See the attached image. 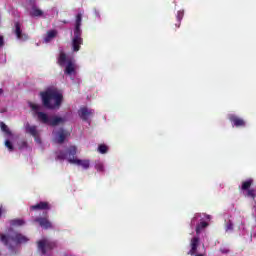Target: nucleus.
<instances>
[{
  "label": "nucleus",
  "mask_w": 256,
  "mask_h": 256,
  "mask_svg": "<svg viewBox=\"0 0 256 256\" xmlns=\"http://www.w3.org/2000/svg\"><path fill=\"white\" fill-rule=\"evenodd\" d=\"M68 163L78 165V167H82L83 169H89V167H91V161L87 159L81 160L78 158H68Z\"/></svg>",
  "instance_id": "9d476101"
},
{
  "label": "nucleus",
  "mask_w": 256,
  "mask_h": 256,
  "mask_svg": "<svg viewBox=\"0 0 256 256\" xmlns=\"http://www.w3.org/2000/svg\"><path fill=\"white\" fill-rule=\"evenodd\" d=\"M78 115H79L80 119H82V121L89 123V119H91V117H93V115H95V110L89 109L84 106L78 110Z\"/></svg>",
  "instance_id": "6e6552de"
},
{
  "label": "nucleus",
  "mask_w": 256,
  "mask_h": 256,
  "mask_svg": "<svg viewBox=\"0 0 256 256\" xmlns=\"http://www.w3.org/2000/svg\"><path fill=\"white\" fill-rule=\"evenodd\" d=\"M206 227H209V223L205 221L198 223L196 226V234L199 235L203 229H206Z\"/></svg>",
  "instance_id": "4be33fe9"
},
{
  "label": "nucleus",
  "mask_w": 256,
  "mask_h": 256,
  "mask_svg": "<svg viewBox=\"0 0 256 256\" xmlns=\"http://www.w3.org/2000/svg\"><path fill=\"white\" fill-rule=\"evenodd\" d=\"M5 147H7L9 151H15V147H13V143H11L9 140L5 141Z\"/></svg>",
  "instance_id": "393cba45"
},
{
  "label": "nucleus",
  "mask_w": 256,
  "mask_h": 256,
  "mask_svg": "<svg viewBox=\"0 0 256 256\" xmlns=\"http://www.w3.org/2000/svg\"><path fill=\"white\" fill-rule=\"evenodd\" d=\"M199 246V238L194 237L191 240V249L188 252V255H195L197 253V247Z\"/></svg>",
  "instance_id": "dca6fc26"
},
{
  "label": "nucleus",
  "mask_w": 256,
  "mask_h": 256,
  "mask_svg": "<svg viewBox=\"0 0 256 256\" xmlns=\"http://www.w3.org/2000/svg\"><path fill=\"white\" fill-rule=\"evenodd\" d=\"M30 108L34 111L35 115H37L38 121L43 123V125H50V127H57V125H61L65 123V118L59 116H51L47 115L45 112H41V106L38 104L30 103Z\"/></svg>",
  "instance_id": "f03ea898"
},
{
  "label": "nucleus",
  "mask_w": 256,
  "mask_h": 256,
  "mask_svg": "<svg viewBox=\"0 0 256 256\" xmlns=\"http://www.w3.org/2000/svg\"><path fill=\"white\" fill-rule=\"evenodd\" d=\"M108 151H109V147H107V145L100 144L98 146V152H100L102 155H105V153H107Z\"/></svg>",
  "instance_id": "b1692460"
},
{
  "label": "nucleus",
  "mask_w": 256,
  "mask_h": 256,
  "mask_svg": "<svg viewBox=\"0 0 256 256\" xmlns=\"http://www.w3.org/2000/svg\"><path fill=\"white\" fill-rule=\"evenodd\" d=\"M69 135H70L69 131L61 128L58 131L57 143H59L60 145L65 143V139H67V137H69Z\"/></svg>",
  "instance_id": "4468645a"
},
{
  "label": "nucleus",
  "mask_w": 256,
  "mask_h": 256,
  "mask_svg": "<svg viewBox=\"0 0 256 256\" xmlns=\"http://www.w3.org/2000/svg\"><path fill=\"white\" fill-rule=\"evenodd\" d=\"M57 159H59L60 161L67 159V153L59 152V154L57 155Z\"/></svg>",
  "instance_id": "cd10ccee"
},
{
  "label": "nucleus",
  "mask_w": 256,
  "mask_h": 256,
  "mask_svg": "<svg viewBox=\"0 0 256 256\" xmlns=\"http://www.w3.org/2000/svg\"><path fill=\"white\" fill-rule=\"evenodd\" d=\"M225 229L226 231H233V222H231V220L226 222Z\"/></svg>",
  "instance_id": "c85d7f7f"
},
{
  "label": "nucleus",
  "mask_w": 256,
  "mask_h": 256,
  "mask_svg": "<svg viewBox=\"0 0 256 256\" xmlns=\"http://www.w3.org/2000/svg\"><path fill=\"white\" fill-rule=\"evenodd\" d=\"M18 149H27V141L22 140L18 143Z\"/></svg>",
  "instance_id": "bb28decb"
},
{
  "label": "nucleus",
  "mask_w": 256,
  "mask_h": 256,
  "mask_svg": "<svg viewBox=\"0 0 256 256\" xmlns=\"http://www.w3.org/2000/svg\"><path fill=\"white\" fill-rule=\"evenodd\" d=\"M5 45V39L3 36H0V47H3Z\"/></svg>",
  "instance_id": "2f4dec72"
},
{
  "label": "nucleus",
  "mask_w": 256,
  "mask_h": 256,
  "mask_svg": "<svg viewBox=\"0 0 256 256\" xmlns=\"http://www.w3.org/2000/svg\"><path fill=\"white\" fill-rule=\"evenodd\" d=\"M201 217V214H195V216L191 220V225H195V221Z\"/></svg>",
  "instance_id": "7c9ffc66"
},
{
  "label": "nucleus",
  "mask_w": 256,
  "mask_h": 256,
  "mask_svg": "<svg viewBox=\"0 0 256 256\" xmlns=\"http://www.w3.org/2000/svg\"><path fill=\"white\" fill-rule=\"evenodd\" d=\"M40 97L42 99L43 107H45V109H50V111L59 109L63 103V94L56 90L42 91L40 92Z\"/></svg>",
  "instance_id": "f257e3e1"
},
{
  "label": "nucleus",
  "mask_w": 256,
  "mask_h": 256,
  "mask_svg": "<svg viewBox=\"0 0 256 256\" xmlns=\"http://www.w3.org/2000/svg\"><path fill=\"white\" fill-rule=\"evenodd\" d=\"M0 241H2L6 247H9V249H13L11 241L12 243H15V245H21L27 243L29 239L21 233L14 232L12 235L0 234Z\"/></svg>",
  "instance_id": "7ed1b4c3"
},
{
  "label": "nucleus",
  "mask_w": 256,
  "mask_h": 256,
  "mask_svg": "<svg viewBox=\"0 0 256 256\" xmlns=\"http://www.w3.org/2000/svg\"><path fill=\"white\" fill-rule=\"evenodd\" d=\"M10 225L12 227H22V225H25V220L16 218L10 221Z\"/></svg>",
  "instance_id": "412c9836"
},
{
  "label": "nucleus",
  "mask_w": 256,
  "mask_h": 256,
  "mask_svg": "<svg viewBox=\"0 0 256 256\" xmlns=\"http://www.w3.org/2000/svg\"><path fill=\"white\" fill-rule=\"evenodd\" d=\"M255 183V180L253 178H249L245 181L242 182L241 185V190L245 191L244 196L247 197L248 199H252L255 201L256 198V190L255 188H251V186Z\"/></svg>",
  "instance_id": "39448f33"
},
{
  "label": "nucleus",
  "mask_w": 256,
  "mask_h": 256,
  "mask_svg": "<svg viewBox=\"0 0 256 256\" xmlns=\"http://www.w3.org/2000/svg\"><path fill=\"white\" fill-rule=\"evenodd\" d=\"M38 249L41 251L42 255H47V251H53V249H57V242L40 240L38 241Z\"/></svg>",
  "instance_id": "423d86ee"
},
{
  "label": "nucleus",
  "mask_w": 256,
  "mask_h": 256,
  "mask_svg": "<svg viewBox=\"0 0 256 256\" xmlns=\"http://www.w3.org/2000/svg\"><path fill=\"white\" fill-rule=\"evenodd\" d=\"M25 131L29 135H32V137H34V139L37 143H41V139L39 138V132L37 131V126H35V125L31 126V124H29V122H28L25 125Z\"/></svg>",
  "instance_id": "1a4fd4ad"
},
{
  "label": "nucleus",
  "mask_w": 256,
  "mask_h": 256,
  "mask_svg": "<svg viewBox=\"0 0 256 256\" xmlns=\"http://www.w3.org/2000/svg\"><path fill=\"white\" fill-rule=\"evenodd\" d=\"M68 159H77L75 155H77V146H70L68 148Z\"/></svg>",
  "instance_id": "aec40b11"
},
{
  "label": "nucleus",
  "mask_w": 256,
  "mask_h": 256,
  "mask_svg": "<svg viewBox=\"0 0 256 256\" xmlns=\"http://www.w3.org/2000/svg\"><path fill=\"white\" fill-rule=\"evenodd\" d=\"M15 35L17 39H27V35H23V31L21 30V24L19 22L15 23Z\"/></svg>",
  "instance_id": "f3484780"
},
{
  "label": "nucleus",
  "mask_w": 256,
  "mask_h": 256,
  "mask_svg": "<svg viewBox=\"0 0 256 256\" xmlns=\"http://www.w3.org/2000/svg\"><path fill=\"white\" fill-rule=\"evenodd\" d=\"M95 169L98 170V171H104V167H103V163L99 162V163H96L95 165Z\"/></svg>",
  "instance_id": "c756f323"
},
{
  "label": "nucleus",
  "mask_w": 256,
  "mask_h": 256,
  "mask_svg": "<svg viewBox=\"0 0 256 256\" xmlns=\"http://www.w3.org/2000/svg\"><path fill=\"white\" fill-rule=\"evenodd\" d=\"M49 209H51L49 202H40L30 207L31 211H49Z\"/></svg>",
  "instance_id": "ddd939ff"
},
{
  "label": "nucleus",
  "mask_w": 256,
  "mask_h": 256,
  "mask_svg": "<svg viewBox=\"0 0 256 256\" xmlns=\"http://www.w3.org/2000/svg\"><path fill=\"white\" fill-rule=\"evenodd\" d=\"M95 15L96 17H101V15H99V12L95 11Z\"/></svg>",
  "instance_id": "72a5a7b5"
},
{
  "label": "nucleus",
  "mask_w": 256,
  "mask_h": 256,
  "mask_svg": "<svg viewBox=\"0 0 256 256\" xmlns=\"http://www.w3.org/2000/svg\"><path fill=\"white\" fill-rule=\"evenodd\" d=\"M181 19H183V11H178L177 12V21H178L177 27L181 26Z\"/></svg>",
  "instance_id": "a878e982"
},
{
  "label": "nucleus",
  "mask_w": 256,
  "mask_h": 256,
  "mask_svg": "<svg viewBox=\"0 0 256 256\" xmlns=\"http://www.w3.org/2000/svg\"><path fill=\"white\" fill-rule=\"evenodd\" d=\"M57 37V30H50L46 33V37L44 38L45 43L51 42L52 39Z\"/></svg>",
  "instance_id": "a211bd4d"
},
{
  "label": "nucleus",
  "mask_w": 256,
  "mask_h": 256,
  "mask_svg": "<svg viewBox=\"0 0 256 256\" xmlns=\"http://www.w3.org/2000/svg\"><path fill=\"white\" fill-rule=\"evenodd\" d=\"M31 17H43V10L33 7L32 11L30 12Z\"/></svg>",
  "instance_id": "5701e85b"
},
{
  "label": "nucleus",
  "mask_w": 256,
  "mask_h": 256,
  "mask_svg": "<svg viewBox=\"0 0 256 256\" xmlns=\"http://www.w3.org/2000/svg\"><path fill=\"white\" fill-rule=\"evenodd\" d=\"M228 119L230 122H232V125H234V127H245L246 125V122L243 120V118H240L235 114H229Z\"/></svg>",
  "instance_id": "9b49d317"
},
{
  "label": "nucleus",
  "mask_w": 256,
  "mask_h": 256,
  "mask_svg": "<svg viewBox=\"0 0 256 256\" xmlns=\"http://www.w3.org/2000/svg\"><path fill=\"white\" fill-rule=\"evenodd\" d=\"M81 21H83V15L79 13L76 15L74 33H83V31L81 30Z\"/></svg>",
  "instance_id": "2eb2a0df"
},
{
  "label": "nucleus",
  "mask_w": 256,
  "mask_h": 256,
  "mask_svg": "<svg viewBox=\"0 0 256 256\" xmlns=\"http://www.w3.org/2000/svg\"><path fill=\"white\" fill-rule=\"evenodd\" d=\"M57 64L60 67H65L64 73L65 75H73L75 73V62L71 58H67V54L63 51L60 52Z\"/></svg>",
  "instance_id": "20e7f679"
},
{
  "label": "nucleus",
  "mask_w": 256,
  "mask_h": 256,
  "mask_svg": "<svg viewBox=\"0 0 256 256\" xmlns=\"http://www.w3.org/2000/svg\"><path fill=\"white\" fill-rule=\"evenodd\" d=\"M83 32H74V37L72 38V51L77 53V51L81 50V46L83 45Z\"/></svg>",
  "instance_id": "0eeeda50"
},
{
  "label": "nucleus",
  "mask_w": 256,
  "mask_h": 256,
  "mask_svg": "<svg viewBox=\"0 0 256 256\" xmlns=\"http://www.w3.org/2000/svg\"><path fill=\"white\" fill-rule=\"evenodd\" d=\"M3 213H5V209L3 208V206H0V217L1 215H3Z\"/></svg>",
  "instance_id": "473e14b6"
},
{
  "label": "nucleus",
  "mask_w": 256,
  "mask_h": 256,
  "mask_svg": "<svg viewBox=\"0 0 256 256\" xmlns=\"http://www.w3.org/2000/svg\"><path fill=\"white\" fill-rule=\"evenodd\" d=\"M35 223H39L42 229H53V224L46 217H38L34 219Z\"/></svg>",
  "instance_id": "f8f14e48"
},
{
  "label": "nucleus",
  "mask_w": 256,
  "mask_h": 256,
  "mask_svg": "<svg viewBox=\"0 0 256 256\" xmlns=\"http://www.w3.org/2000/svg\"><path fill=\"white\" fill-rule=\"evenodd\" d=\"M0 129L8 137H13V132H11V130L9 129V126H7L5 122H0Z\"/></svg>",
  "instance_id": "6ab92c4d"
},
{
  "label": "nucleus",
  "mask_w": 256,
  "mask_h": 256,
  "mask_svg": "<svg viewBox=\"0 0 256 256\" xmlns=\"http://www.w3.org/2000/svg\"><path fill=\"white\" fill-rule=\"evenodd\" d=\"M0 95H3V89L0 88Z\"/></svg>",
  "instance_id": "f704fd0d"
}]
</instances>
